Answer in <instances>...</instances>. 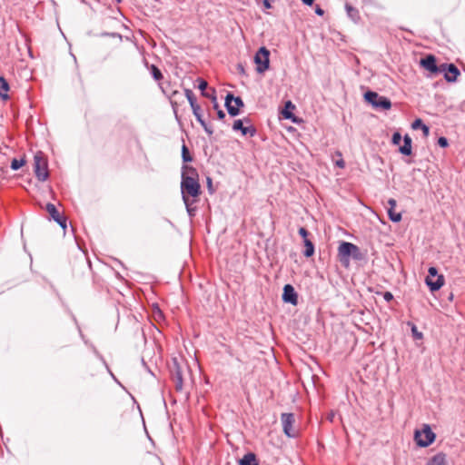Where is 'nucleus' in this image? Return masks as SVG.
<instances>
[{"label": "nucleus", "mask_w": 465, "mask_h": 465, "mask_svg": "<svg viewBox=\"0 0 465 465\" xmlns=\"http://www.w3.org/2000/svg\"><path fill=\"white\" fill-rule=\"evenodd\" d=\"M46 212L50 214L52 219L55 221L62 228L66 227V218L60 215L55 205L53 203H47L45 206Z\"/></svg>", "instance_id": "4468645a"}, {"label": "nucleus", "mask_w": 465, "mask_h": 465, "mask_svg": "<svg viewBox=\"0 0 465 465\" xmlns=\"http://www.w3.org/2000/svg\"><path fill=\"white\" fill-rule=\"evenodd\" d=\"M428 276L426 277V284L431 292L440 290L444 284V277L438 275V271L435 267H430L428 270Z\"/></svg>", "instance_id": "423d86ee"}, {"label": "nucleus", "mask_w": 465, "mask_h": 465, "mask_svg": "<svg viewBox=\"0 0 465 465\" xmlns=\"http://www.w3.org/2000/svg\"><path fill=\"white\" fill-rule=\"evenodd\" d=\"M151 72H152V74H153V77L156 80V81H159L163 78V74L162 72L158 69V67H156L155 65H152L151 66Z\"/></svg>", "instance_id": "c85d7f7f"}, {"label": "nucleus", "mask_w": 465, "mask_h": 465, "mask_svg": "<svg viewBox=\"0 0 465 465\" xmlns=\"http://www.w3.org/2000/svg\"><path fill=\"white\" fill-rule=\"evenodd\" d=\"M9 91V84L4 76H0V97L3 100L8 99L7 92Z\"/></svg>", "instance_id": "412c9836"}, {"label": "nucleus", "mask_w": 465, "mask_h": 465, "mask_svg": "<svg viewBox=\"0 0 465 465\" xmlns=\"http://www.w3.org/2000/svg\"><path fill=\"white\" fill-rule=\"evenodd\" d=\"M240 465H259L256 456L252 452H248L240 460Z\"/></svg>", "instance_id": "a211bd4d"}, {"label": "nucleus", "mask_w": 465, "mask_h": 465, "mask_svg": "<svg viewBox=\"0 0 465 465\" xmlns=\"http://www.w3.org/2000/svg\"><path fill=\"white\" fill-rule=\"evenodd\" d=\"M181 192L183 199L196 198L201 193L198 173L193 167L183 165L182 173Z\"/></svg>", "instance_id": "f257e3e1"}, {"label": "nucleus", "mask_w": 465, "mask_h": 465, "mask_svg": "<svg viewBox=\"0 0 465 465\" xmlns=\"http://www.w3.org/2000/svg\"><path fill=\"white\" fill-rule=\"evenodd\" d=\"M282 301L292 305H297L298 295L292 285L286 284L283 287Z\"/></svg>", "instance_id": "ddd939ff"}, {"label": "nucleus", "mask_w": 465, "mask_h": 465, "mask_svg": "<svg viewBox=\"0 0 465 465\" xmlns=\"http://www.w3.org/2000/svg\"><path fill=\"white\" fill-rule=\"evenodd\" d=\"M283 432L289 438L297 436V430L294 429L295 417L292 413H282L281 416Z\"/></svg>", "instance_id": "6e6552de"}, {"label": "nucleus", "mask_w": 465, "mask_h": 465, "mask_svg": "<svg viewBox=\"0 0 465 465\" xmlns=\"http://www.w3.org/2000/svg\"><path fill=\"white\" fill-rule=\"evenodd\" d=\"M426 465H448L446 460V455L442 452H439L431 457Z\"/></svg>", "instance_id": "dca6fc26"}, {"label": "nucleus", "mask_w": 465, "mask_h": 465, "mask_svg": "<svg viewBox=\"0 0 465 465\" xmlns=\"http://www.w3.org/2000/svg\"><path fill=\"white\" fill-rule=\"evenodd\" d=\"M182 158L184 163H188L193 160L192 156L190 155L189 150L185 144H183L182 147Z\"/></svg>", "instance_id": "bb28decb"}, {"label": "nucleus", "mask_w": 465, "mask_h": 465, "mask_svg": "<svg viewBox=\"0 0 465 465\" xmlns=\"http://www.w3.org/2000/svg\"><path fill=\"white\" fill-rule=\"evenodd\" d=\"M184 93H185V96L191 105L193 112L197 111V109L201 108L200 105L196 103V98L192 90L185 89Z\"/></svg>", "instance_id": "aec40b11"}, {"label": "nucleus", "mask_w": 465, "mask_h": 465, "mask_svg": "<svg viewBox=\"0 0 465 465\" xmlns=\"http://www.w3.org/2000/svg\"><path fill=\"white\" fill-rule=\"evenodd\" d=\"M202 95L210 98L212 102H216L217 98L215 94V90L213 88H211L210 90L203 92Z\"/></svg>", "instance_id": "c756f323"}, {"label": "nucleus", "mask_w": 465, "mask_h": 465, "mask_svg": "<svg viewBox=\"0 0 465 465\" xmlns=\"http://www.w3.org/2000/svg\"><path fill=\"white\" fill-rule=\"evenodd\" d=\"M420 65L429 71L432 75H436L441 73V64L437 65L436 58L434 55L429 54L425 58H422L420 62Z\"/></svg>", "instance_id": "1a4fd4ad"}, {"label": "nucleus", "mask_w": 465, "mask_h": 465, "mask_svg": "<svg viewBox=\"0 0 465 465\" xmlns=\"http://www.w3.org/2000/svg\"><path fill=\"white\" fill-rule=\"evenodd\" d=\"M364 98L375 108L389 110L391 107V102L390 101V99H388L385 96H381L375 92H366L364 94Z\"/></svg>", "instance_id": "20e7f679"}, {"label": "nucleus", "mask_w": 465, "mask_h": 465, "mask_svg": "<svg viewBox=\"0 0 465 465\" xmlns=\"http://www.w3.org/2000/svg\"><path fill=\"white\" fill-rule=\"evenodd\" d=\"M270 52L262 46L259 48L254 55V63L256 64V71L260 74L264 73L269 68L270 64Z\"/></svg>", "instance_id": "39448f33"}, {"label": "nucleus", "mask_w": 465, "mask_h": 465, "mask_svg": "<svg viewBox=\"0 0 465 465\" xmlns=\"http://www.w3.org/2000/svg\"><path fill=\"white\" fill-rule=\"evenodd\" d=\"M388 215L391 221L398 223L401 220V213H396L394 209H388Z\"/></svg>", "instance_id": "a878e982"}, {"label": "nucleus", "mask_w": 465, "mask_h": 465, "mask_svg": "<svg viewBox=\"0 0 465 465\" xmlns=\"http://www.w3.org/2000/svg\"><path fill=\"white\" fill-rule=\"evenodd\" d=\"M438 144L440 147H447L448 146V140L445 137H440L438 140Z\"/></svg>", "instance_id": "e433bc0d"}, {"label": "nucleus", "mask_w": 465, "mask_h": 465, "mask_svg": "<svg viewBox=\"0 0 465 465\" xmlns=\"http://www.w3.org/2000/svg\"><path fill=\"white\" fill-rule=\"evenodd\" d=\"M193 115L195 116L196 120L200 123V124L203 126L204 131L209 134L212 135L213 133V128L206 124V122L203 120V117L201 114V108L197 109V111H193Z\"/></svg>", "instance_id": "2eb2a0df"}, {"label": "nucleus", "mask_w": 465, "mask_h": 465, "mask_svg": "<svg viewBox=\"0 0 465 465\" xmlns=\"http://www.w3.org/2000/svg\"><path fill=\"white\" fill-rule=\"evenodd\" d=\"M25 162L23 159H13V161L11 163V168L13 170H18L25 164Z\"/></svg>", "instance_id": "7c9ffc66"}, {"label": "nucleus", "mask_w": 465, "mask_h": 465, "mask_svg": "<svg viewBox=\"0 0 465 465\" xmlns=\"http://www.w3.org/2000/svg\"><path fill=\"white\" fill-rule=\"evenodd\" d=\"M401 139L402 138H401V134L396 132V133L393 134L391 141H392L393 144L398 145V144L401 143Z\"/></svg>", "instance_id": "473e14b6"}, {"label": "nucleus", "mask_w": 465, "mask_h": 465, "mask_svg": "<svg viewBox=\"0 0 465 465\" xmlns=\"http://www.w3.org/2000/svg\"><path fill=\"white\" fill-rule=\"evenodd\" d=\"M411 332H412V335L415 339H421L422 338V333L420 331H418L417 327L415 325L412 326L411 328Z\"/></svg>", "instance_id": "f704fd0d"}, {"label": "nucleus", "mask_w": 465, "mask_h": 465, "mask_svg": "<svg viewBox=\"0 0 465 465\" xmlns=\"http://www.w3.org/2000/svg\"><path fill=\"white\" fill-rule=\"evenodd\" d=\"M351 256H352L354 259H360V257H361V253H360V250H359V248H358V247H357V251L352 252V253L351 254Z\"/></svg>", "instance_id": "ea45409f"}, {"label": "nucleus", "mask_w": 465, "mask_h": 465, "mask_svg": "<svg viewBox=\"0 0 465 465\" xmlns=\"http://www.w3.org/2000/svg\"><path fill=\"white\" fill-rule=\"evenodd\" d=\"M436 439V434L432 431L429 424H423L420 430H415L414 440L420 447H428Z\"/></svg>", "instance_id": "f03ea898"}, {"label": "nucleus", "mask_w": 465, "mask_h": 465, "mask_svg": "<svg viewBox=\"0 0 465 465\" xmlns=\"http://www.w3.org/2000/svg\"><path fill=\"white\" fill-rule=\"evenodd\" d=\"M303 243H304V246H305V250L303 252V255L305 257L312 256L313 253H314V245H313V243L309 239H305V241H303Z\"/></svg>", "instance_id": "b1692460"}, {"label": "nucleus", "mask_w": 465, "mask_h": 465, "mask_svg": "<svg viewBox=\"0 0 465 465\" xmlns=\"http://www.w3.org/2000/svg\"><path fill=\"white\" fill-rule=\"evenodd\" d=\"M295 106L292 104L291 101H288L285 103V107L282 110V114L285 119H292V113L291 110H293Z\"/></svg>", "instance_id": "393cba45"}, {"label": "nucleus", "mask_w": 465, "mask_h": 465, "mask_svg": "<svg viewBox=\"0 0 465 465\" xmlns=\"http://www.w3.org/2000/svg\"><path fill=\"white\" fill-rule=\"evenodd\" d=\"M383 298H384V300H385V301H387V302H391V301L393 299V295H392V293H391V292H384V294H383Z\"/></svg>", "instance_id": "4c0bfd02"}, {"label": "nucleus", "mask_w": 465, "mask_h": 465, "mask_svg": "<svg viewBox=\"0 0 465 465\" xmlns=\"http://www.w3.org/2000/svg\"><path fill=\"white\" fill-rule=\"evenodd\" d=\"M336 154L340 157L339 160H337L335 162V165L338 166L339 168H344L345 166V162L343 161V159L341 158V152H336Z\"/></svg>", "instance_id": "72a5a7b5"}, {"label": "nucleus", "mask_w": 465, "mask_h": 465, "mask_svg": "<svg viewBox=\"0 0 465 465\" xmlns=\"http://www.w3.org/2000/svg\"><path fill=\"white\" fill-rule=\"evenodd\" d=\"M299 234L303 238V241H305V239H308L307 236L309 232L304 227H301L299 229Z\"/></svg>", "instance_id": "c9c22d12"}, {"label": "nucleus", "mask_w": 465, "mask_h": 465, "mask_svg": "<svg viewBox=\"0 0 465 465\" xmlns=\"http://www.w3.org/2000/svg\"><path fill=\"white\" fill-rule=\"evenodd\" d=\"M345 9H346V12H347V15L348 16L353 20L354 22L358 21L359 18H360V15H359V11L354 8L352 5H351L350 4L346 3L345 5Z\"/></svg>", "instance_id": "5701e85b"}, {"label": "nucleus", "mask_w": 465, "mask_h": 465, "mask_svg": "<svg viewBox=\"0 0 465 465\" xmlns=\"http://www.w3.org/2000/svg\"><path fill=\"white\" fill-rule=\"evenodd\" d=\"M411 127L412 129L414 130H417V129H421L422 132H423V134L425 136H428L429 134H430V128L423 124L422 120L421 119H416L412 124H411Z\"/></svg>", "instance_id": "4be33fe9"}, {"label": "nucleus", "mask_w": 465, "mask_h": 465, "mask_svg": "<svg viewBox=\"0 0 465 465\" xmlns=\"http://www.w3.org/2000/svg\"><path fill=\"white\" fill-rule=\"evenodd\" d=\"M404 144L399 148L401 153L410 155L411 153V138L406 134L403 138Z\"/></svg>", "instance_id": "6ab92c4d"}, {"label": "nucleus", "mask_w": 465, "mask_h": 465, "mask_svg": "<svg viewBox=\"0 0 465 465\" xmlns=\"http://www.w3.org/2000/svg\"><path fill=\"white\" fill-rule=\"evenodd\" d=\"M388 209H394L396 207V201L392 198L388 200Z\"/></svg>", "instance_id": "58836bf2"}, {"label": "nucleus", "mask_w": 465, "mask_h": 465, "mask_svg": "<svg viewBox=\"0 0 465 465\" xmlns=\"http://www.w3.org/2000/svg\"><path fill=\"white\" fill-rule=\"evenodd\" d=\"M243 123H250L249 118H244L243 120H236L233 123L232 129L234 131H241L243 135H250L251 137L254 136L256 134V129L250 125V126H243Z\"/></svg>", "instance_id": "9d476101"}, {"label": "nucleus", "mask_w": 465, "mask_h": 465, "mask_svg": "<svg viewBox=\"0 0 465 465\" xmlns=\"http://www.w3.org/2000/svg\"><path fill=\"white\" fill-rule=\"evenodd\" d=\"M213 107L214 109H218V104H217V101L216 102H213Z\"/></svg>", "instance_id": "c03bdc74"}, {"label": "nucleus", "mask_w": 465, "mask_h": 465, "mask_svg": "<svg viewBox=\"0 0 465 465\" xmlns=\"http://www.w3.org/2000/svg\"><path fill=\"white\" fill-rule=\"evenodd\" d=\"M315 13L318 15H322L324 14V11L320 6H317L316 9H315Z\"/></svg>", "instance_id": "79ce46f5"}, {"label": "nucleus", "mask_w": 465, "mask_h": 465, "mask_svg": "<svg viewBox=\"0 0 465 465\" xmlns=\"http://www.w3.org/2000/svg\"><path fill=\"white\" fill-rule=\"evenodd\" d=\"M173 381L174 383V388L176 391H182L183 389V382L182 372L179 370V368H177L175 371L173 373Z\"/></svg>", "instance_id": "f3484780"}, {"label": "nucleus", "mask_w": 465, "mask_h": 465, "mask_svg": "<svg viewBox=\"0 0 465 465\" xmlns=\"http://www.w3.org/2000/svg\"><path fill=\"white\" fill-rule=\"evenodd\" d=\"M197 82H198V88L202 91V94H203V92L206 91V88L208 86V83L205 80L202 79V78H198Z\"/></svg>", "instance_id": "2f4dec72"}, {"label": "nucleus", "mask_w": 465, "mask_h": 465, "mask_svg": "<svg viewBox=\"0 0 465 465\" xmlns=\"http://www.w3.org/2000/svg\"><path fill=\"white\" fill-rule=\"evenodd\" d=\"M441 73H444V78L448 82H455L460 71L453 64H441Z\"/></svg>", "instance_id": "f8f14e48"}, {"label": "nucleus", "mask_w": 465, "mask_h": 465, "mask_svg": "<svg viewBox=\"0 0 465 465\" xmlns=\"http://www.w3.org/2000/svg\"><path fill=\"white\" fill-rule=\"evenodd\" d=\"M183 203L186 206V210L189 213L190 216H193L194 215V212H195V209L192 207V204L193 203V200L191 201L189 198H185V199H183Z\"/></svg>", "instance_id": "cd10ccee"}, {"label": "nucleus", "mask_w": 465, "mask_h": 465, "mask_svg": "<svg viewBox=\"0 0 465 465\" xmlns=\"http://www.w3.org/2000/svg\"><path fill=\"white\" fill-rule=\"evenodd\" d=\"M244 104L241 97H234L231 93L227 94L225 97V107L231 116L238 115L240 108Z\"/></svg>", "instance_id": "0eeeda50"}, {"label": "nucleus", "mask_w": 465, "mask_h": 465, "mask_svg": "<svg viewBox=\"0 0 465 465\" xmlns=\"http://www.w3.org/2000/svg\"><path fill=\"white\" fill-rule=\"evenodd\" d=\"M34 169L35 176L39 181H45L48 178V165L42 152H37L34 157Z\"/></svg>", "instance_id": "7ed1b4c3"}, {"label": "nucleus", "mask_w": 465, "mask_h": 465, "mask_svg": "<svg viewBox=\"0 0 465 465\" xmlns=\"http://www.w3.org/2000/svg\"><path fill=\"white\" fill-rule=\"evenodd\" d=\"M303 4L307 5H312L314 2V0H302Z\"/></svg>", "instance_id": "37998d69"}, {"label": "nucleus", "mask_w": 465, "mask_h": 465, "mask_svg": "<svg viewBox=\"0 0 465 465\" xmlns=\"http://www.w3.org/2000/svg\"><path fill=\"white\" fill-rule=\"evenodd\" d=\"M357 251V246L351 242H342L339 248H338V253L341 258V261H349V257L352 253V252Z\"/></svg>", "instance_id": "9b49d317"}, {"label": "nucleus", "mask_w": 465, "mask_h": 465, "mask_svg": "<svg viewBox=\"0 0 465 465\" xmlns=\"http://www.w3.org/2000/svg\"><path fill=\"white\" fill-rule=\"evenodd\" d=\"M218 118L223 120L225 117V114L223 110H218L217 112Z\"/></svg>", "instance_id": "a19ab883"}]
</instances>
